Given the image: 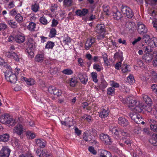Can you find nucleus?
I'll list each match as a JSON object with an SVG mask.
<instances>
[{"mask_svg": "<svg viewBox=\"0 0 157 157\" xmlns=\"http://www.w3.org/2000/svg\"><path fill=\"white\" fill-rule=\"evenodd\" d=\"M55 45L54 42L51 41H48L47 42L45 46V48L48 49H52Z\"/></svg>", "mask_w": 157, "mask_h": 157, "instance_id": "nucleus-36", "label": "nucleus"}, {"mask_svg": "<svg viewBox=\"0 0 157 157\" xmlns=\"http://www.w3.org/2000/svg\"><path fill=\"white\" fill-rule=\"evenodd\" d=\"M123 102L124 103H126L128 104V107L130 109H132V108L130 107H134L136 105L137 103L136 101L130 99L129 97L125 99V100H124Z\"/></svg>", "mask_w": 157, "mask_h": 157, "instance_id": "nucleus-10", "label": "nucleus"}, {"mask_svg": "<svg viewBox=\"0 0 157 157\" xmlns=\"http://www.w3.org/2000/svg\"><path fill=\"white\" fill-rule=\"evenodd\" d=\"M57 9V6L55 4H52L50 8V10L52 12H55Z\"/></svg>", "mask_w": 157, "mask_h": 157, "instance_id": "nucleus-62", "label": "nucleus"}, {"mask_svg": "<svg viewBox=\"0 0 157 157\" xmlns=\"http://www.w3.org/2000/svg\"><path fill=\"white\" fill-rule=\"evenodd\" d=\"M109 131L114 135L117 136L118 137L120 136L119 130H118L116 127H111L109 128Z\"/></svg>", "mask_w": 157, "mask_h": 157, "instance_id": "nucleus-21", "label": "nucleus"}, {"mask_svg": "<svg viewBox=\"0 0 157 157\" xmlns=\"http://www.w3.org/2000/svg\"><path fill=\"white\" fill-rule=\"evenodd\" d=\"M70 85L72 87H74L77 83V80L75 78L70 79Z\"/></svg>", "mask_w": 157, "mask_h": 157, "instance_id": "nucleus-48", "label": "nucleus"}, {"mask_svg": "<svg viewBox=\"0 0 157 157\" xmlns=\"http://www.w3.org/2000/svg\"><path fill=\"white\" fill-rule=\"evenodd\" d=\"M152 56L151 55L148 54V55H146L144 56V59L145 61L147 62H151L152 59Z\"/></svg>", "mask_w": 157, "mask_h": 157, "instance_id": "nucleus-43", "label": "nucleus"}, {"mask_svg": "<svg viewBox=\"0 0 157 157\" xmlns=\"http://www.w3.org/2000/svg\"><path fill=\"white\" fill-rule=\"evenodd\" d=\"M90 137H92V140H93L94 139V137L97 134V131L94 129H91L89 131H86Z\"/></svg>", "mask_w": 157, "mask_h": 157, "instance_id": "nucleus-26", "label": "nucleus"}, {"mask_svg": "<svg viewBox=\"0 0 157 157\" xmlns=\"http://www.w3.org/2000/svg\"><path fill=\"white\" fill-rule=\"evenodd\" d=\"M114 58L115 59H118L120 61H122L123 59L122 52H117L114 54Z\"/></svg>", "mask_w": 157, "mask_h": 157, "instance_id": "nucleus-25", "label": "nucleus"}, {"mask_svg": "<svg viewBox=\"0 0 157 157\" xmlns=\"http://www.w3.org/2000/svg\"><path fill=\"white\" fill-rule=\"evenodd\" d=\"M137 31L140 34L146 33L147 32V29L145 25L142 23L138 22L137 23Z\"/></svg>", "mask_w": 157, "mask_h": 157, "instance_id": "nucleus-5", "label": "nucleus"}, {"mask_svg": "<svg viewBox=\"0 0 157 157\" xmlns=\"http://www.w3.org/2000/svg\"><path fill=\"white\" fill-rule=\"evenodd\" d=\"M121 11L123 15L127 18H131L134 16V13L130 8L127 6H122Z\"/></svg>", "mask_w": 157, "mask_h": 157, "instance_id": "nucleus-3", "label": "nucleus"}, {"mask_svg": "<svg viewBox=\"0 0 157 157\" xmlns=\"http://www.w3.org/2000/svg\"><path fill=\"white\" fill-rule=\"evenodd\" d=\"M105 25L103 24H100L98 25L96 28L95 31L98 33H101L104 32H105Z\"/></svg>", "mask_w": 157, "mask_h": 157, "instance_id": "nucleus-15", "label": "nucleus"}, {"mask_svg": "<svg viewBox=\"0 0 157 157\" xmlns=\"http://www.w3.org/2000/svg\"><path fill=\"white\" fill-rule=\"evenodd\" d=\"M7 27V25L5 23H0V31L4 30Z\"/></svg>", "mask_w": 157, "mask_h": 157, "instance_id": "nucleus-61", "label": "nucleus"}, {"mask_svg": "<svg viewBox=\"0 0 157 157\" xmlns=\"http://www.w3.org/2000/svg\"><path fill=\"white\" fill-rule=\"evenodd\" d=\"M8 67L7 70L5 72V77L6 79L8 82L11 83H15L17 81V77L15 74L12 73L10 69V67L6 66V68Z\"/></svg>", "mask_w": 157, "mask_h": 157, "instance_id": "nucleus-1", "label": "nucleus"}, {"mask_svg": "<svg viewBox=\"0 0 157 157\" xmlns=\"http://www.w3.org/2000/svg\"><path fill=\"white\" fill-rule=\"evenodd\" d=\"M135 25V23L133 22L128 21L126 23L125 26L129 29H132Z\"/></svg>", "mask_w": 157, "mask_h": 157, "instance_id": "nucleus-37", "label": "nucleus"}, {"mask_svg": "<svg viewBox=\"0 0 157 157\" xmlns=\"http://www.w3.org/2000/svg\"><path fill=\"white\" fill-rule=\"evenodd\" d=\"M89 11L88 9H83L82 10H78L75 12V13L76 15L82 17L85 16L88 13Z\"/></svg>", "mask_w": 157, "mask_h": 157, "instance_id": "nucleus-14", "label": "nucleus"}, {"mask_svg": "<svg viewBox=\"0 0 157 157\" xmlns=\"http://www.w3.org/2000/svg\"><path fill=\"white\" fill-rule=\"evenodd\" d=\"M56 34V29L54 28H52L50 30L49 36L50 38L54 37Z\"/></svg>", "mask_w": 157, "mask_h": 157, "instance_id": "nucleus-40", "label": "nucleus"}, {"mask_svg": "<svg viewBox=\"0 0 157 157\" xmlns=\"http://www.w3.org/2000/svg\"><path fill=\"white\" fill-rule=\"evenodd\" d=\"M39 7V5L36 2H35L31 6V9L34 12H36L38 10Z\"/></svg>", "mask_w": 157, "mask_h": 157, "instance_id": "nucleus-35", "label": "nucleus"}, {"mask_svg": "<svg viewBox=\"0 0 157 157\" xmlns=\"http://www.w3.org/2000/svg\"><path fill=\"white\" fill-rule=\"evenodd\" d=\"M9 135L8 134H5L0 135V141L7 142L9 140Z\"/></svg>", "mask_w": 157, "mask_h": 157, "instance_id": "nucleus-29", "label": "nucleus"}, {"mask_svg": "<svg viewBox=\"0 0 157 157\" xmlns=\"http://www.w3.org/2000/svg\"><path fill=\"white\" fill-rule=\"evenodd\" d=\"M83 137L84 140L86 141H90L92 140V137H90L86 132H85L83 135Z\"/></svg>", "mask_w": 157, "mask_h": 157, "instance_id": "nucleus-33", "label": "nucleus"}, {"mask_svg": "<svg viewBox=\"0 0 157 157\" xmlns=\"http://www.w3.org/2000/svg\"><path fill=\"white\" fill-rule=\"evenodd\" d=\"M40 21L42 24L44 25H47L48 23L46 18L44 16H42L40 18Z\"/></svg>", "mask_w": 157, "mask_h": 157, "instance_id": "nucleus-51", "label": "nucleus"}, {"mask_svg": "<svg viewBox=\"0 0 157 157\" xmlns=\"http://www.w3.org/2000/svg\"><path fill=\"white\" fill-rule=\"evenodd\" d=\"M150 42L152 44H154L155 47H157V38L153 37L151 38Z\"/></svg>", "mask_w": 157, "mask_h": 157, "instance_id": "nucleus-54", "label": "nucleus"}, {"mask_svg": "<svg viewBox=\"0 0 157 157\" xmlns=\"http://www.w3.org/2000/svg\"><path fill=\"white\" fill-rule=\"evenodd\" d=\"M99 113V116L101 117L105 118L108 115L109 111L108 109H102Z\"/></svg>", "mask_w": 157, "mask_h": 157, "instance_id": "nucleus-18", "label": "nucleus"}, {"mask_svg": "<svg viewBox=\"0 0 157 157\" xmlns=\"http://www.w3.org/2000/svg\"><path fill=\"white\" fill-rule=\"evenodd\" d=\"M113 18L115 20H120L122 17L121 12L118 10L114 12L113 15Z\"/></svg>", "mask_w": 157, "mask_h": 157, "instance_id": "nucleus-24", "label": "nucleus"}, {"mask_svg": "<svg viewBox=\"0 0 157 157\" xmlns=\"http://www.w3.org/2000/svg\"><path fill=\"white\" fill-rule=\"evenodd\" d=\"M118 124L123 127L127 126L129 123L128 121L123 117H120L118 118Z\"/></svg>", "mask_w": 157, "mask_h": 157, "instance_id": "nucleus-13", "label": "nucleus"}, {"mask_svg": "<svg viewBox=\"0 0 157 157\" xmlns=\"http://www.w3.org/2000/svg\"><path fill=\"white\" fill-rule=\"evenodd\" d=\"M72 0H64L63 4L65 6H70L72 5Z\"/></svg>", "mask_w": 157, "mask_h": 157, "instance_id": "nucleus-47", "label": "nucleus"}, {"mask_svg": "<svg viewBox=\"0 0 157 157\" xmlns=\"http://www.w3.org/2000/svg\"><path fill=\"white\" fill-rule=\"evenodd\" d=\"M119 132L120 135L121 134L122 136H129V134L126 130L120 129Z\"/></svg>", "mask_w": 157, "mask_h": 157, "instance_id": "nucleus-49", "label": "nucleus"}, {"mask_svg": "<svg viewBox=\"0 0 157 157\" xmlns=\"http://www.w3.org/2000/svg\"><path fill=\"white\" fill-rule=\"evenodd\" d=\"M7 23L11 28H15L17 26V23L16 22L13 21L12 20L8 21Z\"/></svg>", "mask_w": 157, "mask_h": 157, "instance_id": "nucleus-34", "label": "nucleus"}, {"mask_svg": "<svg viewBox=\"0 0 157 157\" xmlns=\"http://www.w3.org/2000/svg\"><path fill=\"white\" fill-rule=\"evenodd\" d=\"M14 19L19 23H21L24 21L23 16L19 13L17 14L14 17Z\"/></svg>", "mask_w": 157, "mask_h": 157, "instance_id": "nucleus-27", "label": "nucleus"}, {"mask_svg": "<svg viewBox=\"0 0 157 157\" xmlns=\"http://www.w3.org/2000/svg\"><path fill=\"white\" fill-rule=\"evenodd\" d=\"M145 52L146 53L151 52L153 50V48L150 45H148L145 47H144Z\"/></svg>", "mask_w": 157, "mask_h": 157, "instance_id": "nucleus-56", "label": "nucleus"}, {"mask_svg": "<svg viewBox=\"0 0 157 157\" xmlns=\"http://www.w3.org/2000/svg\"><path fill=\"white\" fill-rule=\"evenodd\" d=\"M107 94L110 95H113L115 93V89L113 87H109L107 89Z\"/></svg>", "mask_w": 157, "mask_h": 157, "instance_id": "nucleus-42", "label": "nucleus"}, {"mask_svg": "<svg viewBox=\"0 0 157 157\" xmlns=\"http://www.w3.org/2000/svg\"><path fill=\"white\" fill-rule=\"evenodd\" d=\"M91 77L93 80L95 82H98V80L97 78V74L95 72H92L91 73Z\"/></svg>", "mask_w": 157, "mask_h": 157, "instance_id": "nucleus-46", "label": "nucleus"}, {"mask_svg": "<svg viewBox=\"0 0 157 157\" xmlns=\"http://www.w3.org/2000/svg\"><path fill=\"white\" fill-rule=\"evenodd\" d=\"M78 77L82 83L86 84L88 80V77L84 72H79L78 74Z\"/></svg>", "mask_w": 157, "mask_h": 157, "instance_id": "nucleus-7", "label": "nucleus"}, {"mask_svg": "<svg viewBox=\"0 0 157 157\" xmlns=\"http://www.w3.org/2000/svg\"><path fill=\"white\" fill-rule=\"evenodd\" d=\"M22 80L25 81L27 84L29 85H32L34 84L35 83V81L33 79L30 78L28 79L24 77H22L21 78Z\"/></svg>", "mask_w": 157, "mask_h": 157, "instance_id": "nucleus-20", "label": "nucleus"}, {"mask_svg": "<svg viewBox=\"0 0 157 157\" xmlns=\"http://www.w3.org/2000/svg\"><path fill=\"white\" fill-rule=\"evenodd\" d=\"M121 70L123 73L127 72L128 71L127 65L126 64H123L121 67Z\"/></svg>", "mask_w": 157, "mask_h": 157, "instance_id": "nucleus-57", "label": "nucleus"}, {"mask_svg": "<svg viewBox=\"0 0 157 157\" xmlns=\"http://www.w3.org/2000/svg\"><path fill=\"white\" fill-rule=\"evenodd\" d=\"M151 88L153 91L157 94V85L155 84H153L151 86Z\"/></svg>", "mask_w": 157, "mask_h": 157, "instance_id": "nucleus-64", "label": "nucleus"}, {"mask_svg": "<svg viewBox=\"0 0 157 157\" xmlns=\"http://www.w3.org/2000/svg\"><path fill=\"white\" fill-rule=\"evenodd\" d=\"M71 41V39L67 36L66 37L65 36L63 40V42L65 44H67L68 43H70Z\"/></svg>", "mask_w": 157, "mask_h": 157, "instance_id": "nucleus-53", "label": "nucleus"}, {"mask_svg": "<svg viewBox=\"0 0 157 157\" xmlns=\"http://www.w3.org/2000/svg\"><path fill=\"white\" fill-rule=\"evenodd\" d=\"M156 121L153 120H150V123L151 124L150 125V128L152 131L157 132V125L155 124Z\"/></svg>", "mask_w": 157, "mask_h": 157, "instance_id": "nucleus-23", "label": "nucleus"}, {"mask_svg": "<svg viewBox=\"0 0 157 157\" xmlns=\"http://www.w3.org/2000/svg\"><path fill=\"white\" fill-rule=\"evenodd\" d=\"M62 72L63 74L67 75H70L73 73V71L69 69H64L62 71Z\"/></svg>", "mask_w": 157, "mask_h": 157, "instance_id": "nucleus-45", "label": "nucleus"}, {"mask_svg": "<svg viewBox=\"0 0 157 157\" xmlns=\"http://www.w3.org/2000/svg\"><path fill=\"white\" fill-rule=\"evenodd\" d=\"M10 150L7 146L3 147L0 151V157H9Z\"/></svg>", "mask_w": 157, "mask_h": 157, "instance_id": "nucleus-6", "label": "nucleus"}, {"mask_svg": "<svg viewBox=\"0 0 157 157\" xmlns=\"http://www.w3.org/2000/svg\"><path fill=\"white\" fill-rule=\"evenodd\" d=\"M93 68L98 71H101V66L98 64L94 63L93 65Z\"/></svg>", "mask_w": 157, "mask_h": 157, "instance_id": "nucleus-59", "label": "nucleus"}, {"mask_svg": "<svg viewBox=\"0 0 157 157\" xmlns=\"http://www.w3.org/2000/svg\"><path fill=\"white\" fill-rule=\"evenodd\" d=\"M100 138L106 144L110 145L111 143V139L109 136L107 134H104L103 133L101 134Z\"/></svg>", "mask_w": 157, "mask_h": 157, "instance_id": "nucleus-8", "label": "nucleus"}, {"mask_svg": "<svg viewBox=\"0 0 157 157\" xmlns=\"http://www.w3.org/2000/svg\"><path fill=\"white\" fill-rule=\"evenodd\" d=\"M44 59V54H38L35 56V60L38 62H42Z\"/></svg>", "mask_w": 157, "mask_h": 157, "instance_id": "nucleus-28", "label": "nucleus"}, {"mask_svg": "<svg viewBox=\"0 0 157 157\" xmlns=\"http://www.w3.org/2000/svg\"><path fill=\"white\" fill-rule=\"evenodd\" d=\"M151 79L154 82L157 81V74L154 71H152L151 72Z\"/></svg>", "mask_w": 157, "mask_h": 157, "instance_id": "nucleus-50", "label": "nucleus"}, {"mask_svg": "<svg viewBox=\"0 0 157 157\" xmlns=\"http://www.w3.org/2000/svg\"><path fill=\"white\" fill-rule=\"evenodd\" d=\"M108 84L104 80L101 81L99 86V88L102 90L104 89L107 86Z\"/></svg>", "mask_w": 157, "mask_h": 157, "instance_id": "nucleus-38", "label": "nucleus"}, {"mask_svg": "<svg viewBox=\"0 0 157 157\" xmlns=\"http://www.w3.org/2000/svg\"><path fill=\"white\" fill-rule=\"evenodd\" d=\"M14 39L17 42L19 43H22L24 42L25 38L24 36L18 35L15 36Z\"/></svg>", "mask_w": 157, "mask_h": 157, "instance_id": "nucleus-19", "label": "nucleus"}, {"mask_svg": "<svg viewBox=\"0 0 157 157\" xmlns=\"http://www.w3.org/2000/svg\"><path fill=\"white\" fill-rule=\"evenodd\" d=\"M36 24L34 22H31L29 23L27 26V28L30 31H34Z\"/></svg>", "mask_w": 157, "mask_h": 157, "instance_id": "nucleus-44", "label": "nucleus"}, {"mask_svg": "<svg viewBox=\"0 0 157 157\" xmlns=\"http://www.w3.org/2000/svg\"><path fill=\"white\" fill-rule=\"evenodd\" d=\"M6 56L9 58L13 59L17 62L20 61V56L14 52H7L6 53Z\"/></svg>", "mask_w": 157, "mask_h": 157, "instance_id": "nucleus-4", "label": "nucleus"}, {"mask_svg": "<svg viewBox=\"0 0 157 157\" xmlns=\"http://www.w3.org/2000/svg\"><path fill=\"white\" fill-rule=\"evenodd\" d=\"M92 117L90 115H85L82 117V120H86L87 121L90 122L91 121Z\"/></svg>", "mask_w": 157, "mask_h": 157, "instance_id": "nucleus-52", "label": "nucleus"}, {"mask_svg": "<svg viewBox=\"0 0 157 157\" xmlns=\"http://www.w3.org/2000/svg\"><path fill=\"white\" fill-rule=\"evenodd\" d=\"M95 41V39L94 37L88 39L86 40L85 44V49L88 50Z\"/></svg>", "mask_w": 157, "mask_h": 157, "instance_id": "nucleus-12", "label": "nucleus"}, {"mask_svg": "<svg viewBox=\"0 0 157 157\" xmlns=\"http://www.w3.org/2000/svg\"><path fill=\"white\" fill-rule=\"evenodd\" d=\"M51 73L55 74L58 71V68L56 66H53L50 68Z\"/></svg>", "mask_w": 157, "mask_h": 157, "instance_id": "nucleus-55", "label": "nucleus"}, {"mask_svg": "<svg viewBox=\"0 0 157 157\" xmlns=\"http://www.w3.org/2000/svg\"><path fill=\"white\" fill-rule=\"evenodd\" d=\"M0 122L4 124H11L10 125H14L16 122L13 120L12 117L7 113H5L2 115L0 117Z\"/></svg>", "mask_w": 157, "mask_h": 157, "instance_id": "nucleus-2", "label": "nucleus"}, {"mask_svg": "<svg viewBox=\"0 0 157 157\" xmlns=\"http://www.w3.org/2000/svg\"><path fill=\"white\" fill-rule=\"evenodd\" d=\"M49 92L54 95H56L57 96H61L62 94V91L61 90L56 89L53 86L49 87L48 88Z\"/></svg>", "mask_w": 157, "mask_h": 157, "instance_id": "nucleus-9", "label": "nucleus"}, {"mask_svg": "<svg viewBox=\"0 0 157 157\" xmlns=\"http://www.w3.org/2000/svg\"><path fill=\"white\" fill-rule=\"evenodd\" d=\"M108 57V56L106 53H102V57L103 59L104 63L106 64L107 66H108V63L109 62Z\"/></svg>", "mask_w": 157, "mask_h": 157, "instance_id": "nucleus-41", "label": "nucleus"}, {"mask_svg": "<svg viewBox=\"0 0 157 157\" xmlns=\"http://www.w3.org/2000/svg\"><path fill=\"white\" fill-rule=\"evenodd\" d=\"M103 11L105 14L107 15H109L110 13L109 11V6H103Z\"/></svg>", "mask_w": 157, "mask_h": 157, "instance_id": "nucleus-60", "label": "nucleus"}, {"mask_svg": "<svg viewBox=\"0 0 157 157\" xmlns=\"http://www.w3.org/2000/svg\"><path fill=\"white\" fill-rule=\"evenodd\" d=\"M98 154L100 157H112L110 153L105 150L99 151Z\"/></svg>", "mask_w": 157, "mask_h": 157, "instance_id": "nucleus-16", "label": "nucleus"}, {"mask_svg": "<svg viewBox=\"0 0 157 157\" xmlns=\"http://www.w3.org/2000/svg\"><path fill=\"white\" fill-rule=\"evenodd\" d=\"M127 80L130 83H133L135 82L134 78L132 75H130L127 77Z\"/></svg>", "mask_w": 157, "mask_h": 157, "instance_id": "nucleus-58", "label": "nucleus"}, {"mask_svg": "<svg viewBox=\"0 0 157 157\" xmlns=\"http://www.w3.org/2000/svg\"><path fill=\"white\" fill-rule=\"evenodd\" d=\"M23 131V126L21 124L16 125L13 129V132L19 135H21L22 134Z\"/></svg>", "mask_w": 157, "mask_h": 157, "instance_id": "nucleus-11", "label": "nucleus"}, {"mask_svg": "<svg viewBox=\"0 0 157 157\" xmlns=\"http://www.w3.org/2000/svg\"><path fill=\"white\" fill-rule=\"evenodd\" d=\"M35 48H27L25 50L29 57L31 58L34 57V50Z\"/></svg>", "mask_w": 157, "mask_h": 157, "instance_id": "nucleus-32", "label": "nucleus"}, {"mask_svg": "<svg viewBox=\"0 0 157 157\" xmlns=\"http://www.w3.org/2000/svg\"><path fill=\"white\" fill-rule=\"evenodd\" d=\"M144 106L142 105V104L136 106L133 108V111L136 113H140L142 112Z\"/></svg>", "mask_w": 157, "mask_h": 157, "instance_id": "nucleus-31", "label": "nucleus"}, {"mask_svg": "<svg viewBox=\"0 0 157 157\" xmlns=\"http://www.w3.org/2000/svg\"><path fill=\"white\" fill-rule=\"evenodd\" d=\"M49 155L45 152L44 151L42 150L39 155V157H48Z\"/></svg>", "mask_w": 157, "mask_h": 157, "instance_id": "nucleus-63", "label": "nucleus"}, {"mask_svg": "<svg viewBox=\"0 0 157 157\" xmlns=\"http://www.w3.org/2000/svg\"><path fill=\"white\" fill-rule=\"evenodd\" d=\"M27 44L28 46V48L31 49L35 48V43L32 39H29Z\"/></svg>", "mask_w": 157, "mask_h": 157, "instance_id": "nucleus-30", "label": "nucleus"}, {"mask_svg": "<svg viewBox=\"0 0 157 157\" xmlns=\"http://www.w3.org/2000/svg\"><path fill=\"white\" fill-rule=\"evenodd\" d=\"M35 141L36 145L40 148H44L45 145V141L43 140H42L40 139H36Z\"/></svg>", "mask_w": 157, "mask_h": 157, "instance_id": "nucleus-17", "label": "nucleus"}, {"mask_svg": "<svg viewBox=\"0 0 157 157\" xmlns=\"http://www.w3.org/2000/svg\"><path fill=\"white\" fill-rule=\"evenodd\" d=\"M142 97L144 101H145L146 104L149 105L152 104L151 100L147 95L144 94L142 95Z\"/></svg>", "mask_w": 157, "mask_h": 157, "instance_id": "nucleus-22", "label": "nucleus"}, {"mask_svg": "<svg viewBox=\"0 0 157 157\" xmlns=\"http://www.w3.org/2000/svg\"><path fill=\"white\" fill-rule=\"evenodd\" d=\"M26 135L27 138L31 139L34 138L36 136L34 133L30 131H28L27 132Z\"/></svg>", "mask_w": 157, "mask_h": 157, "instance_id": "nucleus-39", "label": "nucleus"}]
</instances>
